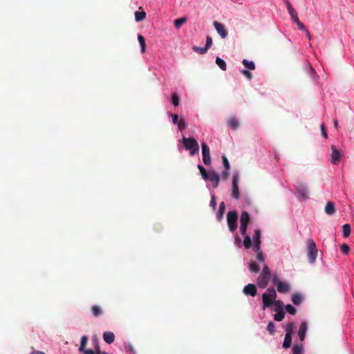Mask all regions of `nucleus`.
I'll return each mask as SVG.
<instances>
[{"label": "nucleus", "mask_w": 354, "mask_h": 354, "mask_svg": "<svg viewBox=\"0 0 354 354\" xmlns=\"http://www.w3.org/2000/svg\"><path fill=\"white\" fill-rule=\"evenodd\" d=\"M277 294L273 287L268 288L262 295L263 308H270L277 299Z\"/></svg>", "instance_id": "f257e3e1"}, {"label": "nucleus", "mask_w": 354, "mask_h": 354, "mask_svg": "<svg viewBox=\"0 0 354 354\" xmlns=\"http://www.w3.org/2000/svg\"><path fill=\"white\" fill-rule=\"evenodd\" d=\"M271 279V271L268 266H264L263 270L259 274L257 282L260 288H265Z\"/></svg>", "instance_id": "f03ea898"}, {"label": "nucleus", "mask_w": 354, "mask_h": 354, "mask_svg": "<svg viewBox=\"0 0 354 354\" xmlns=\"http://www.w3.org/2000/svg\"><path fill=\"white\" fill-rule=\"evenodd\" d=\"M183 144L184 147L189 151L190 156H194L198 152L199 146L197 141L194 138H183Z\"/></svg>", "instance_id": "7ed1b4c3"}, {"label": "nucleus", "mask_w": 354, "mask_h": 354, "mask_svg": "<svg viewBox=\"0 0 354 354\" xmlns=\"http://www.w3.org/2000/svg\"><path fill=\"white\" fill-rule=\"evenodd\" d=\"M308 257L310 263H314L317 257V249L315 242L310 239L307 241Z\"/></svg>", "instance_id": "20e7f679"}, {"label": "nucleus", "mask_w": 354, "mask_h": 354, "mask_svg": "<svg viewBox=\"0 0 354 354\" xmlns=\"http://www.w3.org/2000/svg\"><path fill=\"white\" fill-rule=\"evenodd\" d=\"M238 213L236 211H230L227 214V226L230 232H234L237 229Z\"/></svg>", "instance_id": "39448f33"}, {"label": "nucleus", "mask_w": 354, "mask_h": 354, "mask_svg": "<svg viewBox=\"0 0 354 354\" xmlns=\"http://www.w3.org/2000/svg\"><path fill=\"white\" fill-rule=\"evenodd\" d=\"M203 161L205 165H209L211 163L209 148L205 142L201 144Z\"/></svg>", "instance_id": "423d86ee"}, {"label": "nucleus", "mask_w": 354, "mask_h": 354, "mask_svg": "<svg viewBox=\"0 0 354 354\" xmlns=\"http://www.w3.org/2000/svg\"><path fill=\"white\" fill-rule=\"evenodd\" d=\"M238 183H239V176L234 174L233 178H232V195L236 199L239 198V196H240Z\"/></svg>", "instance_id": "0eeeda50"}, {"label": "nucleus", "mask_w": 354, "mask_h": 354, "mask_svg": "<svg viewBox=\"0 0 354 354\" xmlns=\"http://www.w3.org/2000/svg\"><path fill=\"white\" fill-rule=\"evenodd\" d=\"M331 150H332V153H331V156H330V157H331L330 162L333 165H337V164H338V162H339V160L341 159V157H342L341 153L339 150H337L336 149V147L334 145L331 146Z\"/></svg>", "instance_id": "6e6552de"}, {"label": "nucleus", "mask_w": 354, "mask_h": 354, "mask_svg": "<svg viewBox=\"0 0 354 354\" xmlns=\"http://www.w3.org/2000/svg\"><path fill=\"white\" fill-rule=\"evenodd\" d=\"M257 287L253 283H248L243 290V292L245 295H250L252 297H254L257 295Z\"/></svg>", "instance_id": "1a4fd4ad"}, {"label": "nucleus", "mask_w": 354, "mask_h": 354, "mask_svg": "<svg viewBox=\"0 0 354 354\" xmlns=\"http://www.w3.org/2000/svg\"><path fill=\"white\" fill-rule=\"evenodd\" d=\"M214 28H216L217 32L220 35V36L223 39H224L227 37V31L226 30L224 25H223L222 24L218 22V21H214Z\"/></svg>", "instance_id": "9d476101"}, {"label": "nucleus", "mask_w": 354, "mask_h": 354, "mask_svg": "<svg viewBox=\"0 0 354 354\" xmlns=\"http://www.w3.org/2000/svg\"><path fill=\"white\" fill-rule=\"evenodd\" d=\"M208 180L212 183L214 187H217L219 183L220 178L216 171H211L209 172Z\"/></svg>", "instance_id": "9b49d317"}, {"label": "nucleus", "mask_w": 354, "mask_h": 354, "mask_svg": "<svg viewBox=\"0 0 354 354\" xmlns=\"http://www.w3.org/2000/svg\"><path fill=\"white\" fill-rule=\"evenodd\" d=\"M306 73L310 77L312 82H317L318 75L315 70L312 67L310 64H307Z\"/></svg>", "instance_id": "f8f14e48"}, {"label": "nucleus", "mask_w": 354, "mask_h": 354, "mask_svg": "<svg viewBox=\"0 0 354 354\" xmlns=\"http://www.w3.org/2000/svg\"><path fill=\"white\" fill-rule=\"evenodd\" d=\"M307 330H308L307 323L306 322H302L300 325L299 331H298V335H299V339L301 342H303L305 339V336H306Z\"/></svg>", "instance_id": "ddd939ff"}, {"label": "nucleus", "mask_w": 354, "mask_h": 354, "mask_svg": "<svg viewBox=\"0 0 354 354\" xmlns=\"http://www.w3.org/2000/svg\"><path fill=\"white\" fill-rule=\"evenodd\" d=\"M297 191L301 198H306L308 197V191L305 185L299 183L297 187Z\"/></svg>", "instance_id": "4468645a"}, {"label": "nucleus", "mask_w": 354, "mask_h": 354, "mask_svg": "<svg viewBox=\"0 0 354 354\" xmlns=\"http://www.w3.org/2000/svg\"><path fill=\"white\" fill-rule=\"evenodd\" d=\"M103 339L109 344H112L115 340V335L112 332L106 331L103 333Z\"/></svg>", "instance_id": "2eb2a0df"}, {"label": "nucleus", "mask_w": 354, "mask_h": 354, "mask_svg": "<svg viewBox=\"0 0 354 354\" xmlns=\"http://www.w3.org/2000/svg\"><path fill=\"white\" fill-rule=\"evenodd\" d=\"M325 212L328 215H333L335 212V204L334 202L329 201L325 207Z\"/></svg>", "instance_id": "dca6fc26"}, {"label": "nucleus", "mask_w": 354, "mask_h": 354, "mask_svg": "<svg viewBox=\"0 0 354 354\" xmlns=\"http://www.w3.org/2000/svg\"><path fill=\"white\" fill-rule=\"evenodd\" d=\"M250 219L249 214L245 211L242 212L240 218L241 225H248L250 222Z\"/></svg>", "instance_id": "f3484780"}, {"label": "nucleus", "mask_w": 354, "mask_h": 354, "mask_svg": "<svg viewBox=\"0 0 354 354\" xmlns=\"http://www.w3.org/2000/svg\"><path fill=\"white\" fill-rule=\"evenodd\" d=\"M277 290L280 292V293H286L287 292L289 291L290 290V286L287 283H285V282H281L280 283H279L277 286Z\"/></svg>", "instance_id": "a211bd4d"}, {"label": "nucleus", "mask_w": 354, "mask_h": 354, "mask_svg": "<svg viewBox=\"0 0 354 354\" xmlns=\"http://www.w3.org/2000/svg\"><path fill=\"white\" fill-rule=\"evenodd\" d=\"M292 343V336L289 334V333H286L284 338V341L283 343V347L284 348H288L290 346Z\"/></svg>", "instance_id": "6ab92c4d"}, {"label": "nucleus", "mask_w": 354, "mask_h": 354, "mask_svg": "<svg viewBox=\"0 0 354 354\" xmlns=\"http://www.w3.org/2000/svg\"><path fill=\"white\" fill-rule=\"evenodd\" d=\"M249 270L252 273H258L260 271V266L254 261L249 263Z\"/></svg>", "instance_id": "aec40b11"}, {"label": "nucleus", "mask_w": 354, "mask_h": 354, "mask_svg": "<svg viewBox=\"0 0 354 354\" xmlns=\"http://www.w3.org/2000/svg\"><path fill=\"white\" fill-rule=\"evenodd\" d=\"M225 211V204L223 201V202L220 203V205H219V209H218V212L217 214L218 220L220 221L223 218Z\"/></svg>", "instance_id": "412c9836"}, {"label": "nucleus", "mask_w": 354, "mask_h": 354, "mask_svg": "<svg viewBox=\"0 0 354 354\" xmlns=\"http://www.w3.org/2000/svg\"><path fill=\"white\" fill-rule=\"evenodd\" d=\"M91 311H92L93 315L95 317H98V316L101 315L103 313V310L101 308V307L97 305L93 306L91 308Z\"/></svg>", "instance_id": "4be33fe9"}, {"label": "nucleus", "mask_w": 354, "mask_h": 354, "mask_svg": "<svg viewBox=\"0 0 354 354\" xmlns=\"http://www.w3.org/2000/svg\"><path fill=\"white\" fill-rule=\"evenodd\" d=\"M216 64L218 65V66L222 70V71H226L227 69V65L225 62L221 59L219 57H217L216 58Z\"/></svg>", "instance_id": "5701e85b"}, {"label": "nucleus", "mask_w": 354, "mask_h": 354, "mask_svg": "<svg viewBox=\"0 0 354 354\" xmlns=\"http://www.w3.org/2000/svg\"><path fill=\"white\" fill-rule=\"evenodd\" d=\"M187 21L186 17H180L174 20V26L176 28L179 29Z\"/></svg>", "instance_id": "b1692460"}, {"label": "nucleus", "mask_w": 354, "mask_h": 354, "mask_svg": "<svg viewBox=\"0 0 354 354\" xmlns=\"http://www.w3.org/2000/svg\"><path fill=\"white\" fill-rule=\"evenodd\" d=\"M146 17V12L144 11H136L135 12V19L137 22L143 21Z\"/></svg>", "instance_id": "393cba45"}, {"label": "nucleus", "mask_w": 354, "mask_h": 354, "mask_svg": "<svg viewBox=\"0 0 354 354\" xmlns=\"http://www.w3.org/2000/svg\"><path fill=\"white\" fill-rule=\"evenodd\" d=\"M229 125L234 130L236 129L239 126V122L235 117H231L229 119Z\"/></svg>", "instance_id": "a878e982"}, {"label": "nucleus", "mask_w": 354, "mask_h": 354, "mask_svg": "<svg viewBox=\"0 0 354 354\" xmlns=\"http://www.w3.org/2000/svg\"><path fill=\"white\" fill-rule=\"evenodd\" d=\"M272 305L274 306V308H273V310L274 312H278V311L283 310V302L281 301L276 300L275 301H274Z\"/></svg>", "instance_id": "bb28decb"}, {"label": "nucleus", "mask_w": 354, "mask_h": 354, "mask_svg": "<svg viewBox=\"0 0 354 354\" xmlns=\"http://www.w3.org/2000/svg\"><path fill=\"white\" fill-rule=\"evenodd\" d=\"M242 63L244 66L249 70L253 71L255 69V64L252 61H248V59H245L243 60Z\"/></svg>", "instance_id": "cd10ccee"}, {"label": "nucleus", "mask_w": 354, "mask_h": 354, "mask_svg": "<svg viewBox=\"0 0 354 354\" xmlns=\"http://www.w3.org/2000/svg\"><path fill=\"white\" fill-rule=\"evenodd\" d=\"M138 39L141 47V52L144 53L146 50V44L145 37L142 35H139L138 36Z\"/></svg>", "instance_id": "c85d7f7f"}, {"label": "nucleus", "mask_w": 354, "mask_h": 354, "mask_svg": "<svg viewBox=\"0 0 354 354\" xmlns=\"http://www.w3.org/2000/svg\"><path fill=\"white\" fill-rule=\"evenodd\" d=\"M87 342H88V337L86 336V335H83L81 337L80 345V347H79V351H84V348H86V346L87 344Z\"/></svg>", "instance_id": "c756f323"}, {"label": "nucleus", "mask_w": 354, "mask_h": 354, "mask_svg": "<svg viewBox=\"0 0 354 354\" xmlns=\"http://www.w3.org/2000/svg\"><path fill=\"white\" fill-rule=\"evenodd\" d=\"M276 313L274 315V319L277 322H281L284 319L285 312L283 310L275 312Z\"/></svg>", "instance_id": "7c9ffc66"}, {"label": "nucleus", "mask_w": 354, "mask_h": 354, "mask_svg": "<svg viewBox=\"0 0 354 354\" xmlns=\"http://www.w3.org/2000/svg\"><path fill=\"white\" fill-rule=\"evenodd\" d=\"M303 345L302 344H295L292 347V353L293 354H303Z\"/></svg>", "instance_id": "2f4dec72"}, {"label": "nucleus", "mask_w": 354, "mask_h": 354, "mask_svg": "<svg viewBox=\"0 0 354 354\" xmlns=\"http://www.w3.org/2000/svg\"><path fill=\"white\" fill-rule=\"evenodd\" d=\"M198 169L200 171V173L203 177V178L205 180H208L209 173L207 172L205 169L201 165H198Z\"/></svg>", "instance_id": "473e14b6"}, {"label": "nucleus", "mask_w": 354, "mask_h": 354, "mask_svg": "<svg viewBox=\"0 0 354 354\" xmlns=\"http://www.w3.org/2000/svg\"><path fill=\"white\" fill-rule=\"evenodd\" d=\"M343 236L344 237L349 236L351 234V226L349 224H344L342 226Z\"/></svg>", "instance_id": "72a5a7b5"}, {"label": "nucleus", "mask_w": 354, "mask_h": 354, "mask_svg": "<svg viewBox=\"0 0 354 354\" xmlns=\"http://www.w3.org/2000/svg\"><path fill=\"white\" fill-rule=\"evenodd\" d=\"M254 243L261 244V231L256 230L253 236Z\"/></svg>", "instance_id": "f704fd0d"}, {"label": "nucleus", "mask_w": 354, "mask_h": 354, "mask_svg": "<svg viewBox=\"0 0 354 354\" xmlns=\"http://www.w3.org/2000/svg\"><path fill=\"white\" fill-rule=\"evenodd\" d=\"M92 343L94 346V350L96 351V353H101L100 346L99 342H98V339L97 337H93L92 338Z\"/></svg>", "instance_id": "c9c22d12"}, {"label": "nucleus", "mask_w": 354, "mask_h": 354, "mask_svg": "<svg viewBox=\"0 0 354 354\" xmlns=\"http://www.w3.org/2000/svg\"><path fill=\"white\" fill-rule=\"evenodd\" d=\"M243 245L246 249H249L251 248L252 241H251V238L249 235H245L244 236Z\"/></svg>", "instance_id": "e433bc0d"}, {"label": "nucleus", "mask_w": 354, "mask_h": 354, "mask_svg": "<svg viewBox=\"0 0 354 354\" xmlns=\"http://www.w3.org/2000/svg\"><path fill=\"white\" fill-rule=\"evenodd\" d=\"M292 301L295 305H299L301 302V297L299 294H295L292 297Z\"/></svg>", "instance_id": "4c0bfd02"}, {"label": "nucleus", "mask_w": 354, "mask_h": 354, "mask_svg": "<svg viewBox=\"0 0 354 354\" xmlns=\"http://www.w3.org/2000/svg\"><path fill=\"white\" fill-rule=\"evenodd\" d=\"M267 330L270 335H274L275 333V324L272 322H270L268 324Z\"/></svg>", "instance_id": "58836bf2"}, {"label": "nucleus", "mask_w": 354, "mask_h": 354, "mask_svg": "<svg viewBox=\"0 0 354 354\" xmlns=\"http://www.w3.org/2000/svg\"><path fill=\"white\" fill-rule=\"evenodd\" d=\"M192 48H193L194 51H195L196 53L201 54V55L205 54L208 50L207 49L205 48V47L201 48V47H198L196 46H193Z\"/></svg>", "instance_id": "ea45409f"}, {"label": "nucleus", "mask_w": 354, "mask_h": 354, "mask_svg": "<svg viewBox=\"0 0 354 354\" xmlns=\"http://www.w3.org/2000/svg\"><path fill=\"white\" fill-rule=\"evenodd\" d=\"M286 310L289 314L292 315H295L297 313L296 308L290 304H288L286 306Z\"/></svg>", "instance_id": "a19ab883"}, {"label": "nucleus", "mask_w": 354, "mask_h": 354, "mask_svg": "<svg viewBox=\"0 0 354 354\" xmlns=\"http://www.w3.org/2000/svg\"><path fill=\"white\" fill-rule=\"evenodd\" d=\"M177 124H178V129L180 131L184 130L186 127V123H185V121L184 119H180L179 120V122Z\"/></svg>", "instance_id": "79ce46f5"}, {"label": "nucleus", "mask_w": 354, "mask_h": 354, "mask_svg": "<svg viewBox=\"0 0 354 354\" xmlns=\"http://www.w3.org/2000/svg\"><path fill=\"white\" fill-rule=\"evenodd\" d=\"M340 248H341V250L343 253H344L345 254H348L349 251H350V248L349 246L346 244V243H344L342 244L341 246H340Z\"/></svg>", "instance_id": "37998d69"}, {"label": "nucleus", "mask_w": 354, "mask_h": 354, "mask_svg": "<svg viewBox=\"0 0 354 354\" xmlns=\"http://www.w3.org/2000/svg\"><path fill=\"white\" fill-rule=\"evenodd\" d=\"M172 103L176 106L179 104V97L176 93L172 94Z\"/></svg>", "instance_id": "c03bdc74"}, {"label": "nucleus", "mask_w": 354, "mask_h": 354, "mask_svg": "<svg viewBox=\"0 0 354 354\" xmlns=\"http://www.w3.org/2000/svg\"><path fill=\"white\" fill-rule=\"evenodd\" d=\"M223 163L225 169H227V170H230V166L229 161L225 156H222Z\"/></svg>", "instance_id": "a18cd8bd"}, {"label": "nucleus", "mask_w": 354, "mask_h": 354, "mask_svg": "<svg viewBox=\"0 0 354 354\" xmlns=\"http://www.w3.org/2000/svg\"><path fill=\"white\" fill-rule=\"evenodd\" d=\"M212 45V39L210 36H207L206 37V44H205V48L209 49L211 48Z\"/></svg>", "instance_id": "49530a36"}, {"label": "nucleus", "mask_w": 354, "mask_h": 354, "mask_svg": "<svg viewBox=\"0 0 354 354\" xmlns=\"http://www.w3.org/2000/svg\"><path fill=\"white\" fill-rule=\"evenodd\" d=\"M271 279L273 283H274L276 286L281 283L279 277L277 274H273L272 277H271Z\"/></svg>", "instance_id": "de8ad7c7"}, {"label": "nucleus", "mask_w": 354, "mask_h": 354, "mask_svg": "<svg viewBox=\"0 0 354 354\" xmlns=\"http://www.w3.org/2000/svg\"><path fill=\"white\" fill-rule=\"evenodd\" d=\"M241 73H242L244 76H245L248 80H251V79H252V75L251 72H250V71H248V70H245V69L242 70V71H241Z\"/></svg>", "instance_id": "09e8293b"}, {"label": "nucleus", "mask_w": 354, "mask_h": 354, "mask_svg": "<svg viewBox=\"0 0 354 354\" xmlns=\"http://www.w3.org/2000/svg\"><path fill=\"white\" fill-rule=\"evenodd\" d=\"M293 330V323H289L286 328V332L289 333L290 335L292 334Z\"/></svg>", "instance_id": "8fccbe9b"}, {"label": "nucleus", "mask_w": 354, "mask_h": 354, "mask_svg": "<svg viewBox=\"0 0 354 354\" xmlns=\"http://www.w3.org/2000/svg\"><path fill=\"white\" fill-rule=\"evenodd\" d=\"M210 205L214 209H215L216 206V197L214 195L212 196L211 201H210Z\"/></svg>", "instance_id": "3c124183"}, {"label": "nucleus", "mask_w": 354, "mask_h": 354, "mask_svg": "<svg viewBox=\"0 0 354 354\" xmlns=\"http://www.w3.org/2000/svg\"><path fill=\"white\" fill-rule=\"evenodd\" d=\"M247 227H248V225H240V230H241V233L242 235H243L244 236L246 234V231H247Z\"/></svg>", "instance_id": "603ef678"}, {"label": "nucleus", "mask_w": 354, "mask_h": 354, "mask_svg": "<svg viewBox=\"0 0 354 354\" xmlns=\"http://www.w3.org/2000/svg\"><path fill=\"white\" fill-rule=\"evenodd\" d=\"M80 352L83 354H97L96 351L92 349L84 348V351H81Z\"/></svg>", "instance_id": "864d4df0"}, {"label": "nucleus", "mask_w": 354, "mask_h": 354, "mask_svg": "<svg viewBox=\"0 0 354 354\" xmlns=\"http://www.w3.org/2000/svg\"><path fill=\"white\" fill-rule=\"evenodd\" d=\"M260 245L261 244L259 243H254L252 248L253 251L257 253L261 252V251L260 250Z\"/></svg>", "instance_id": "5fc2aeb1"}, {"label": "nucleus", "mask_w": 354, "mask_h": 354, "mask_svg": "<svg viewBox=\"0 0 354 354\" xmlns=\"http://www.w3.org/2000/svg\"><path fill=\"white\" fill-rule=\"evenodd\" d=\"M256 259L258 261H259L260 262H263L264 261V257H263V254L262 252L257 253Z\"/></svg>", "instance_id": "6e6d98bb"}, {"label": "nucleus", "mask_w": 354, "mask_h": 354, "mask_svg": "<svg viewBox=\"0 0 354 354\" xmlns=\"http://www.w3.org/2000/svg\"><path fill=\"white\" fill-rule=\"evenodd\" d=\"M171 118H172V122L174 124H178L180 120H179L178 115L177 114H172Z\"/></svg>", "instance_id": "4d7b16f0"}, {"label": "nucleus", "mask_w": 354, "mask_h": 354, "mask_svg": "<svg viewBox=\"0 0 354 354\" xmlns=\"http://www.w3.org/2000/svg\"><path fill=\"white\" fill-rule=\"evenodd\" d=\"M322 134L324 138H327V133L326 131V128L324 124L321 125Z\"/></svg>", "instance_id": "13d9d810"}, {"label": "nucleus", "mask_w": 354, "mask_h": 354, "mask_svg": "<svg viewBox=\"0 0 354 354\" xmlns=\"http://www.w3.org/2000/svg\"><path fill=\"white\" fill-rule=\"evenodd\" d=\"M288 12H289L290 15L291 16V17L297 14L296 10L294 9V8L292 6L289 8L288 9Z\"/></svg>", "instance_id": "bf43d9fd"}, {"label": "nucleus", "mask_w": 354, "mask_h": 354, "mask_svg": "<svg viewBox=\"0 0 354 354\" xmlns=\"http://www.w3.org/2000/svg\"><path fill=\"white\" fill-rule=\"evenodd\" d=\"M298 28L299 30L305 32L307 28H306V26H304V24L303 23H301V21L299 22V24H297Z\"/></svg>", "instance_id": "052dcab7"}, {"label": "nucleus", "mask_w": 354, "mask_h": 354, "mask_svg": "<svg viewBox=\"0 0 354 354\" xmlns=\"http://www.w3.org/2000/svg\"><path fill=\"white\" fill-rule=\"evenodd\" d=\"M230 170H227V169H225L224 171L223 172L222 174V176L223 177L225 178V179H227V177L229 176L230 175V172H229Z\"/></svg>", "instance_id": "680f3d73"}, {"label": "nucleus", "mask_w": 354, "mask_h": 354, "mask_svg": "<svg viewBox=\"0 0 354 354\" xmlns=\"http://www.w3.org/2000/svg\"><path fill=\"white\" fill-rule=\"evenodd\" d=\"M292 19L293 22L295 23L296 24H299L300 21L297 17V14L296 15L292 16Z\"/></svg>", "instance_id": "e2e57ef3"}, {"label": "nucleus", "mask_w": 354, "mask_h": 354, "mask_svg": "<svg viewBox=\"0 0 354 354\" xmlns=\"http://www.w3.org/2000/svg\"><path fill=\"white\" fill-rule=\"evenodd\" d=\"M283 1L286 5L287 9L292 6L288 0H283Z\"/></svg>", "instance_id": "0e129e2a"}, {"label": "nucleus", "mask_w": 354, "mask_h": 354, "mask_svg": "<svg viewBox=\"0 0 354 354\" xmlns=\"http://www.w3.org/2000/svg\"><path fill=\"white\" fill-rule=\"evenodd\" d=\"M31 354H46V353H44L42 351H34L33 352L31 353Z\"/></svg>", "instance_id": "69168bd1"}, {"label": "nucleus", "mask_w": 354, "mask_h": 354, "mask_svg": "<svg viewBox=\"0 0 354 354\" xmlns=\"http://www.w3.org/2000/svg\"><path fill=\"white\" fill-rule=\"evenodd\" d=\"M304 32L306 33V37H308V39H310V32L308 31V30L307 29Z\"/></svg>", "instance_id": "338daca9"}, {"label": "nucleus", "mask_w": 354, "mask_h": 354, "mask_svg": "<svg viewBox=\"0 0 354 354\" xmlns=\"http://www.w3.org/2000/svg\"><path fill=\"white\" fill-rule=\"evenodd\" d=\"M334 127L335 129L338 128V121L337 120H334Z\"/></svg>", "instance_id": "774afa93"}]
</instances>
